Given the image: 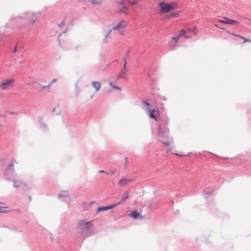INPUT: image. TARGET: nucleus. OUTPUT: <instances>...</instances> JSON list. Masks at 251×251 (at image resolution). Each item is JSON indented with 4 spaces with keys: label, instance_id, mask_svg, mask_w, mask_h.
I'll list each match as a JSON object with an SVG mask.
<instances>
[{
    "label": "nucleus",
    "instance_id": "obj_7",
    "mask_svg": "<svg viewBox=\"0 0 251 251\" xmlns=\"http://www.w3.org/2000/svg\"><path fill=\"white\" fill-rule=\"evenodd\" d=\"M225 20H220L219 21V22L221 23H223L225 24H228V25H233L234 24H238V22L235 20H233L230 19H228L226 17H224Z\"/></svg>",
    "mask_w": 251,
    "mask_h": 251
},
{
    "label": "nucleus",
    "instance_id": "obj_28",
    "mask_svg": "<svg viewBox=\"0 0 251 251\" xmlns=\"http://www.w3.org/2000/svg\"><path fill=\"white\" fill-rule=\"evenodd\" d=\"M144 104L146 106H150V104L148 102H146V101L144 102Z\"/></svg>",
    "mask_w": 251,
    "mask_h": 251
},
{
    "label": "nucleus",
    "instance_id": "obj_21",
    "mask_svg": "<svg viewBox=\"0 0 251 251\" xmlns=\"http://www.w3.org/2000/svg\"><path fill=\"white\" fill-rule=\"evenodd\" d=\"M107 210H108V208H107V206L100 207L98 209L99 211Z\"/></svg>",
    "mask_w": 251,
    "mask_h": 251
},
{
    "label": "nucleus",
    "instance_id": "obj_36",
    "mask_svg": "<svg viewBox=\"0 0 251 251\" xmlns=\"http://www.w3.org/2000/svg\"><path fill=\"white\" fill-rule=\"evenodd\" d=\"M93 96H92L91 98L92 99V98H93Z\"/></svg>",
    "mask_w": 251,
    "mask_h": 251
},
{
    "label": "nucleus",
    "instance_id": "obj_6",
    "mask_svg": "<svg viewBox=\"0 0 251 251\" xmlns=\"http://www.w3.org/2000/svg\"><path fill=\"white\" fill-rule=\"evenodd\" d=\"M146 109L149 112V116L150 118H151V119H154L156 121H157V119L155 117V116L154 113H158V110H155L154 109L151 110L150 108H148V107H146Z\"/></svg>",
    "mask_w": 251,
    "mask_h": 251
},
{
    "label": "nucleus",
    "instance_id": "obj_33",
    "mask_svg": "<svg viewBox=\"0 0 251 251\" xmlns=\"http://www.w3.org/2000/svg\"><path fill=\"white\" fill-rule=\"evenodd\" d=\"M247 20H249L251 24V20H250V19H247Z\"/></svg>",
    "mask_w": 251,
    "mask_h": 251
},
{
    "label": "nucleus",
    "instance_id": "obj_31",
    "mask_svg": "<svg viewBox=\"0 0 251 251\" xmlns=\"http://www.w3.org/2000/svg\"><path fill=\"white\" fill-rule=\"evenodd\" d=\"M113 87L115 88L116 89H119V88L118 86H114Z\"/></svg>",
    "mask_w": 251,
    "mask_h": 251
},
{
    "label": "nucleus",
    "instance_id": "obj_20",
    "mask_svg": "<svg viewBox=\"0 0 251 251\" xmlns=\"http://www.w3.org/2000/svg\"><path fill=\"white\" fill-rule=\"evenodd\" d=\"M180 38V37L177 36V37H173L172 38V39L173 40H175L176 41V43H175V46H176V44H177V40Z\"/></svg>",
    "mask_w": 251,
    "mask_h": 251
},
{
    "label": "nucleus",
    "instance_id": "obj_8",
    "mask_svg": "<svg viewBox=\"0 0 251 251\" xmlns=\"http://www.w3.org/2000/svg\"><path fill=\"white\" fill-rule=\"evenodd\" d=\"M57 80V79H56V78L53 79L51 81H50V82L48 84V85L43 86H41V87H40L39 88H38V90L39 91H42L45 89H47L48 90H49L50 88V86L53 83L56 82Z\"/></svg>",
    "mask_w": 251,
    "mask_h": 251
},
{
    "label": "nucleus",
    "instance_id": "obj_27",
    "mask_svg": "<svg viewBox=\"0 0 251 251\" xmlns=\"http://www.w3.org/2000/svg\"><path fill=\"white\" fill-rule=\"evenodd\" d=\"M100 173H105L106 174L109 175V174L108 172H104V171H100Z\"/></svg>",
    "mask_w": 251,
    "mask_h": 251
},
{
    "label": "nucleus",
    "instance_id": "obj_32",
    "mask_svg": "<svg viewBox=\"0 0 251 251\" xmlns=\"http://www.w3.org/2000/svg\"><path fill=\"white\" fill-rule=\"evenodd\" d=\"M186 31H187V32H189L190 31V29H188L187 30H186Z\"/></svg>",
    "mask_w": 251,
    "mask_h": 251
},
{
    "label": "nucleus",
    "instance_id": "obj_16",
    "mask_svg": "<svg viewBox=\"0 0 251 251\" xmlns=\"http://www.w3.org/2000/svg\"><path fill=\"white\" fill-rule=\"evenodd\" d=\"M187 33V31L186 30H181L180 31L179 34L178 36L180 37L181 36H184V35Z\"/></svg>",
    "mask_w": 251,
    "mask_h": 251
},
{
    "label": "nucleus",
    "instance_id": "obj_30",
    "mask_svg": "<svg viewBox=\"0 0 251 251\" xmlns=\"http://www.w3.org/2000/svg\"><path fill=\"white\" fill-rule=\"evenodd\" d=\"M2 125H3L2 122L0 121V126H2Z\"/></svg>",
    "mask_w": 251,
    "mask_h": 251
},
{
    "label": "nucleus",
    "instance_id": "obj_23",
    "mask_svg": "<svg viewBox=\"0 0 251 251\" xmlns=\"http://www.w3.org/2000/svg\"><path fill=\"white\" fill-rule=\"evenodd\" d=\"M120 203V202H118V203H117L116 204L110 205L109 206H107V208H108V209H112V208H114V207H115L116 206H117V205L119 204Z\"/></svg>",
    "mask_w": 251,
    "mask_h": 251
},
{
    "label": "nucleus",
    "instance_id": "obj_25",
    "mask_svg": "<svg viewBox=\"0 0 251 251\" xmlns=\"http://www.w3.org/2000/svg\"><path fill=\"white\" fill-rule=\"evenodd\" d=\"M231 34L234 35V36L240 37V38H241V37H242V36L241 35H240V34Z\"/></svg>",
    "mask_w": 251,
    "mask_h": 251
},
{
    "label": "nucleus",
    "instance_id": "obj_18",
    "mask_svg": "<svg viewBox=\"0 0 251 251\" xmlns=\"http://www.w3.org/2000/svg\"><path fill=\"white\" fill-rule=\"evenodd\" d=\"M241 38L243 39V40H244V43H245L246 42H251V40L249 38H246L245 37L242 36Z\"/></svg>",
    "mask_w": 251,
    "mask_h": 251
},
{
    "label": "nucleus",
    "instance_id": "obj_19",
    "mask_svg": "<svg viewBox=\"0 0 251 251\" xmlns=\"http://www.w3.org/2000/svg\"><path fill=\"white\" fill-rule=\"evenodd\" d=\"M118 2L119 3V6L124 5L125 4L124 0H118Z\"/></svg>",
    "mask_w": 251,
    "mask_h": 251
},
{
    "label": "nucleus",
    "instance_id": "obj_4",
    "mask_svg": "<svg viewBox=\"0 0 251 251\" xmlns=\"http://www.w3.org/2000/svg\"><path fill=\"white\" fill-rule=\"evenodd\" d=\"M92 226L91 222L87 221L86 220H80L77 222L76 228L79 231L86 230L90 229Z\"/></svg>",
    "mask_w": 251,
    "mask_h": 251
},
{
    "label": "nucleus",
    "instance_id": "obj_15",
    "mask_svg": "<svg viewBox=\"0 0 251 251\" xmlns=\"http://www.w3.org/2000/svg\"><path fill=\"white\" fill-rule=\"evenodd\" d=\"M128 198V194L127 193H125L122 196L120 203L125 201Z\"/></svg>",
    "mask_w": 251,
    "mask_h": 251
},
{
    "label": "nucleus",
    "instance_id": "obj_9",
    "mask_svg": "<svg viewBox=\"0 0 251 251\" xmlns=\"http://www.w3.org/2000/svg\"><path fill=\"white\" fill-rule=\"evenodd\" d=\"M92 85L94 88H95L96 92L99 91L101 87V84L98 81H93L92 82Z\"/></svg>",
    "mask_w": 251,
    "mask_h": 251
},
{
    "label": "nucleus",
    "instance_id": "obj_12",
    "mask_svg": "<svg viewBox=\"0 0 251 251\" xmlns=\"http://www.w3.org/2000/svg\"><path fill=\"white\" fill-rule=\"evenodd\" d=\"M120 10L121 12H123L125 14H127L128 13V8L126 6V4H124V5L123 6H120Z\"/></svg>",
    "mask_w": 251,
    "mask_h": 251
},
{
    "label": "nucleus",
    "instance_id": "obj_5",
    "mask_svg": "<svg viewBox=\"0 0 251 251\" xmlns=\"http://www.w3.org/2000/svg\"><path fill=\"white\" fill-rule=\"evenodd\" d=\"M127 23L125 21H121L116 26H113L112 29L114 30H117L120 34H122L123 29L126 27Z\"/></svg>",
    "mask_w": 251,
    "mask_h": 251
},
{
    "label": "nucleus",
    "instance_id": "obj_35",
    "mask_svg": "<svg viewBox=\"0 0 251 251\" xmlns=\"http://www.w3.org/2000/svg\"><path fill=\"white\" fill-rule=\"evenodd\" d=\"M38 85L40 86L41 85V84L40 83H38Z\"/></svg>",
    "mask_w": 251,
    "mask_h": 251
},
{
    "label": "nucleus",
    "instance_id": "obj_3",
    "mask_svg": "<svg viewBox=\"0 0 251 251\" xmlns=\"http://www.w3.org/2000/svg\"><path fill=\"white\" fill-rule=\"evenodd\" d=\"M15 79L13 78H5L0 82V89L8 90L14 85Z\"/></svg>",
    "mask_w": 251,
    "mask_h": 251
},
{
    "label": "nucleus",
    "instance_id": "obj_17",
    "mask_svg": "<svg viewBox=\"0 0 251 251\" xmlns=\"http://www.w3.org/2000/svg\"><path fill=\"white\" fill-rule=\"evenodd\" d=\"M178 15L179 14L177 13H172L168 17V18H170L171 17H177Z\"/></svg>",
    "mask_w": 251,
    "mask_h": 251
},
{
    "label": "nucleus",
    "instance_id": "obj_2",
    "mask_svg": "<svg viewBox=\"0 0 251 251\" xmlns=\"http://www.w3.org/2000/svg\"><path fill=\"white\" fill-rule=\"evenodd\" d=\"M158 7L159 8L160 12L167 13L170 12L171 10L177 9L178 5L176 2L168 3L165 1H162L158 3Z\"/></svg>",
    "mask_w": 251,
    "mask_h": 251
},
{
    "label": "nucleus",
    "instance_id": "obj_26",
    "mask_svg": "<svg viewBox=\"0 0 251 251\" xmlns=\"http://www.w3.org/2000/svg\"><path fill=\"white\" fill-rule=\"evenodd\" d=\"M185 38L186 39H188V38H190L191 37V36H188L186 34L184 35V36Z\"/></svg>",
    "mask_w": 251,
    "mask_h": 251
},
{
    "label": "nucleus",
    "instance_id": "obj_34",
    "mask_svg": "<svg viewBox=\"0 0 251 251\" xmlns=\"http://www.w3.org/2000/svg\"><path fill=\"white\" fill-rule=\"evenodd\" d=\"M9 167H12V165H9Z\"/></svg>",
    "mask_w": 251,
    "mask_h": 251
},
{
    "label": "nucleus",
    "instance_id": "obj_10",
    "mask_svg": "<svg viewBox=\"0 0 251 251\" xmlns=\"http://www.w3.org/2000/svg\"><path fill=\"white\" fill-rule=\"evenodd\" d=\"M87 2L91 3L94 6L100 5L102 3V0H85Z\"/></svg>",
    "mask_w": 251,
    "mask_h": 251
},
{
    "label": "nucleus",
    "instance_id": "obj_29",
    "mask_svg": "<svg viewBox=\"0 0 251 251\" xmlns=\"http://www.w3.org/2000/svg\"><path fill=\"white\" fill-rule=\"evenodd\" d=\"M136 3H137V2H135V1H133V2H131V5H134V4H135Z\"/></svg>",
    "mask_w": 251,
    "mask_h": 251
},
{
    "label": "nucleus",
    "instance_id": "obj_22",
    "mask_svg": "<svg viewBox=\"0 0 251 251\" xmlns=\"http://www.w3.org/2000/svg\"><path fill=\"white\" fill-rule=\"evenodd\" d=\"M120 203V202H118V203H117L116 204L110 205L109 206H107V208H108V209H112V208H114V207H115L116 206H117V205L119 204Z\"/></svg>",
    "mask_w": 251,
    "mask_h": 251
},
{
    "label": "nucleus",
    "instance_id": "obj_11",
    "mask_svg": "<svg viewBox=\"0 0 251 251\" xmlns=\"http://www.w3.org/2000/svg\"><path fill=\"white\" fill-rule=\"evenodd\" d=\"M131 179L122 178L119 181V183L121 186H124L127 184L130 181H131Z\"/></svg>",
    "mask_w": 251,
    "mask_h": 251
},
{
    "label": "nucleus",
    "instance_id": "obj_24",
    "mask_svg": "<svg viewBox=\"0 0 251 251\" xmlns=\"http://www.w3.org/2000/svg\"><path fill=\"white\" fill-rule=\"evenodd\" d=\"M14 186L15 187L17 188V187H18L20 186V185L18 184V182H15V183L14 184Z\"/></svg>",
    "mask_w": 251,
    "mask_h": 251
},
{
    "label": "nucleus",
    "instance_id": "obj_13",
    "mask_svg": "<svg viewBox=\"0 0 251 251\" xmlns=\"http://www.w3.org/2000/svg\"><path fill=\"white\" fill-rule=\"evenodd\" d=\"M127 69L126 68V61H125L124 65L123 68V69L122 70V71H121V77H125V75H125V74L127 72Z\"/></svg>",
    "mask_w": 251,
    "mask_h": 251
},
{
    "label": "nucleus",
    "instance_id": "obj_14",
    "mask_svg": "<svg viewBox=\"0 0 251 251\" xmlns=\"http://www.w3.org/2000/svg\"><path fill=\"white\" fill-rule=\"evenodd\" d=\"M130 216L133 217L134 218H137L139 217V214L136 211H133L130 214Z\"/></svg>",
    "mask_w": 251,
    "mask_h": 251
},
{
    "label": "nucleus",
    "instance_id": "obj_1",
    "mask_svg": "<svg viewBox=\"0 0 251 251\" xmlns=\"http://www.w3.org/2000/svg\"><path fill=\"white\" fill-rule=\"evenodd\" d=\"M169 129L166 128L164 131L160 130L157 136L159 141L170 149L173 144V138L169 136Z\"/></svg>",
    "mask_w": 251,
    "mask_h": 251
}]
</instances>
